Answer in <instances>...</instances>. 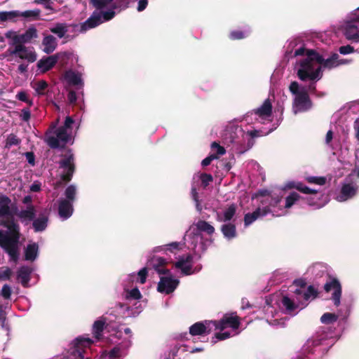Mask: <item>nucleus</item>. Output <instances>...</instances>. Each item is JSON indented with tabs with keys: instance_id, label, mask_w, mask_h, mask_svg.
<instances>
[{
	"instance_id": "obj_1",
	"label": "nucleus",
	"mask_w": 359,
	"mask_h": 359,
	"mask_svg": "<svg viewBox=\"0 0 359 359\" xmlns=\"http://www.w3.org/2000/svg\"><path fill=\"white\" fill-rule=\"evenodd\" d=\"M0 226L7 230L0 229V247L16 262L19 259V243L21 237L20 226L15 219L1 220Z\"/></svg>"
},
{
	"instance_id": "obj_2",
	"label": "nucleus",
	"mask_w": 359,
	"mask_h": 359,
	"mask_svg": "<svg viewBox=\"0 0 359 359\" xmlns=\"http://www.w3.org/2000/svg\"><path fill=\"white\" fill-rule=\"evenodd\" d=\"M318 55L316 50H308L306 57L300 62V68L297 71V76L302 81L308 79L314 81L319 80L323 76L322 67L318 66L314 69L313 62H316V57Z\"/></svg>"
},
{
	"instance_id": "obj_3",
	"label": "nucleus",
	"mask_w": 359,
	"mask_h": 359,
	"mask_svg": "<svg viewBox=\"0 0 359 359\" xmlns=\"http://www.w3.org/2000/svg\"><path fill=\"white\" fill-rule=\"evenodd\" d=\"M61 156L62 159L58 162L59 168L62 169L60 178L67 183L72 180L76 170L75 156L71 149H68L66 154Z\"/></svg>"
},
{
	"instance_id": "obj_4",
	"label": "nucleus",
	"mask_w": 359,
	"mask_h": 359,
	"mask_svg": "<svg viewBox=\"0 0 359 359\" xmlns=\"http://www.w3.org/2000/svg\"><path fill=\"white\" fill-rule=\"evenodd\" d=\"M55 134L56 136H49L46 138V143L51 149H64L70 137L67 130L60 126L55 130Z\"/></svg>"
},
{
	"instance_id": "obj_5",
	"label": "nucleus",
	"mask_w": 359,
	"mask_h": 359,
	"mask_svg": "<svg viewBox=\"0 0 359 359\" xmlns=\"http://www.w3.org/2000/svg\"><path fill=\"white\" fill-rule=\"evenodd\" d=\"M323 288L326 292H330L332 290H334L331 299L333 301L335 306H339L341 304V297L342 293V287L339 280L330 275L328 276V278L325 283Z\"/></svg>"
},
{
	"instance_id": "obj_6",
	"label": "nucleus",
	"mask_w": 359,
	"mask_h": 359,
	"mask_svg": "<svg viewBox=\"0 0 359 359\" xmlns=\"http://www.w3.org/2000/svg\"><path fill=\"white\" fill-rule=\"evenodd\" d=\"M292 107L294 114L306 111L311 108L312 102L307 90L304 88H302L300 93L295 95Z\"/></svg>"
},
{
	"instance_id": "obj_7",
	"label": "nucleus",
	"mask_w": 359,
	"mask_h": 359,
	"mask_svg": "<svg viewBox=\"0 0 359 359\" xmlns=\"http://www.w3.org/2000/svg\"><path fill=\"white\" fill-rule=\"evenodd\" d=\"M292 297L302 304V309L307 306V302L311 297L313 299L318 296V291L313 285H309L306 289L295 288Z\"/></svg>"
},
{
	"instance_id": "obj_8",
	"label": "nucleus",
	"mask_w": 359,
	"mask_h": 359,
	"mask_svg": "<svg viewBox=\"0 0 359 359\" xmlns=\"http://www.w3.org/2000/svg\"><path fill=\"white\" fill-rule=\"evenodd\" d=\"M18 208L11 199L6 195H0V221L14 219Z\"/></svg>"
},
{
	"instance_id": "obj_9",
	"label": "nucleus",
	"mask_w": 359,
	"mask_h": 359,
	"mask_svg": "<svg viewBox=\"0 0 359 359\" xmlns=\"http://www.w3.org/2000/svg\"><path fill=\"white\" fill-rule=\"evenodd\" d=\"M358 189V186L357 182L353 180V175H348L345 178V182L341 187L339 201H344L353 198L355 196Z\"/></svg>"
},
{
	"instance_id": "obj_10",
	"label": "nucleus",
	"mask_w": 359,
	"mask_h": 359,
	"mask_svg": "<svg viewBox=\"0 0 359 359\" xmlns=\"http://www.w3.org/2000/svg\"><path fill=\"white\" fill-rule=\"evenodd\" d=\"M212 325L216 330H220L221 331L227 327H231L233 330H237L241 325V322L238 316L225 314L221 320L212 321Z\"/></svg>"
},
{
	"instance_id": "obj_11",
	"label": "nucleus",
	"mask_w": 359,
	"mask_h": 359,
	"mask_svg": "<svg viewBox=\"0 0 359 359\" xmlns=\"http://www.w3.org/2000/svg\"><path fill=\"white\" fill-rule=\"evenodd\" d=\"M8 51L10 52L11 55H14L22 60H26L29 63H32L36 60V53L29 50L25 45L16 46L13 50L9 48Z\"/></svg>"
},
{
	"instance_id": "obj_12",
	"label": "nucleus",
	"mask_w": 359,
	"mask_h": 359,
	"mask_svg": "<svg viewBox=\"0 0 359 359\" xmlns=\"http://www.w3.org/2000/svg\"><path fill=\"white\" fill-rule=\"evenodd\" d=\"M179 280L174 279L172 277L160 278V281L158 283L157 290L161 293H165L169 294L174 292L179 285Z\"/></svg>"
},
{
	"instance_id": "obj_13",
	"label": "nucleus",
	"mask_w": 359,
	"mask_h": 359,
	"mask_svg": "<svg viewBox=\"0 0 359 359\" xmlns=\"http://www.w3.org/2000/svg\"><path fill=\"white\" fill-rule=\"evenodd\" d=\"M339 55L336 53H332L330 56L325 58V55L318 51L316 57V62L320 65V67L324 69H332L338 67L337 59Z\"/></svg>"
},
{
	"instance_id": "obj_14",
	"label": "nucleus",
	"mask_w": 359,
	"mask_h": 359,
	"mask_svg": "<svg viewBox=\"0 0 359 359\" xmlns=\"http://www.w3.org/2000/svg\"><path fill=\"white\" fill-rule=\"evenodd\" d=\"M16 215L22 224H28L33 221L36 215V210L34 205H29L26 209L20 211L15 210L14 215Z\"/></svg>"
},
{
	"instance_id": "obj_15",
	"label": "nucleus",
	"mask_w": 359,
	"mask_h": 359,
	"mask_svg": "<svg viewBox=\"0 0 359 359\" xmlns=\"http://www.w3.org/2000/svg\"><path fill=\"white\" fill-rule=\"evenodd\" d=\"M211 324L212 321L197 322L189 327V333L192 336L208 334L211 332Z\"/></svg>"
},
{
	"instance_id": "obj_16",
	"label": "nucleus",
	"mask_w": 359,
	"mask_h": 359,
	"mask_svg": "<svg viewBox=\"0 0 359 359\" xmlns=\"http://www.w3.org/2000/svg\"><path fill=\"white\" fill-rule=\"evenodd\" d=\"M271 212L269 207L266 206L263 208H258L254 212H249L244 216L245 226H249L259 217H264Z\"/></svg>"
},
{
	"instance_id": "obj_17",
	"label": "nucleus",
	"mask_w": 359,
	"mask_h": 359,
	"mask_svg": "<svg viewBox=\"0 0 359 359\" xmlns=\"http://www.w3.org/2000/svg\"><path fill=\"white\" fill-rule=\"evenodd\" d=\"M59 60L58 54L52 55L48 57H43L37 62V67L45 73L51 69Z\"/></svg>"
},
{
	"instance_id": "obj_18",
	"label": "nucleus",
	"mask_w": 359,
	"mask_h": 359,
	"mask_svg": "<svg viewBox=\"0 0 359 359\" xmlns=\"http://www.w3.org/2000/svg\"><path fill=\"white\" fill-rule=\"evenodd\" d=\"M344 34L348 40L359 41V31L356 23L353 21L349 20L346 22Z\"/></svg>"
},
{
	"instance_id": "obj_19",
	"label": "nucleus",
	"mask_w": 359,
	"mask_h": 359,
	"mask_svg": "<svg viewBox=\"0 0 359 359\" xmlns=\"http://www.w3.org/2000/svg\"><path fill=\"white\" fill-rule=\"evenodd\" d=\"M78 344L72 352L74 359H90L89 357L86 356V351L83 346H90L93 341L90 339H77Z\"/></svg>"
},
{
	"instance_id": "obj_20",
	"label": "nucleus",
	"mask_w": 359,
	"mask_h": 359,
	"mask_svg": "<svg viewBox=\"0 0 359 359\" xmlns=\"http://www.w3.org/2000/svg\"><path fill=\"white\" fill-rule=\"evenodd\" d=\"M73 205L71 201L67 200H61L58 205V214L64 219L69 218L73 213Z\"/></svg>"
},
{
	"instance_id": "obj_21",
	"label": "nucleus",
	"mask_w": 359,
	"mask_h": 359,
	"mask_svg": "<svg viewBox=\"0 0 359 359\" xmlns=\"http://www.w3.org/2000/svg\"><path fill=\"white\" fill-rule=\"evenodd\" d=\"M272 108L270 100L266 99L259 107L254 109L253 111L254 114L257 115L259 117L262 118H266L271 116Z\"/></svg>"
},
{
	"instance_id": "obj_22",
	"label": "nucleus",
	"mask_w": 359,
	"mask_h": 359,
	"mask_svg": "<svg viewBox=\"0 0 359 359\" xmlns=\"http://www.w3.org/2000/svg\"><path fill=\"white\" fill-rule=\"evenodd\" d=\"M32 272V268L27 266H22L18 270L17 278L24 287H28Z\"/></svg>"
},
{
	"instance_id": "obj_23",
	"label": "nucleus",
	"mask_w": 359,
	"mask_h": 359,
	"mask_svg": "<svg viewBox=\"0 0 359 359\" xmlns=\"http://www.w3.org/2000/svg\"><path fill=\"white\" fill-rule=\"evenodd\" d=\"M102 22L101 15L100 13H93L81 26V32H86L89 29L98 26Z\"/></svg>"
},
{
	"instance_id": "obj_24",
	"label": "nucleus",
	"mask_w": 359,
	"mask_h": 359,
	"mask_svg": "<svg viewBox=\"0 0 359 359\" xmlns=\"http://www.w3.org/2000/svg\"><path fill=\"white\" fill-rule=\"evenodd\" d=\"M43 51L46 54L52 53L57 46L56 38L53 35H46L42 41Z\"/></svg>"
},
{
	"instance_id": "obj_25",
	"label": "nucleus",
	"mask_w": 359,
	"mask_h": 359,
	"mask_svg": "<svg viewBox=\"0 0 359 359\" xmlns=\"http://www.w3.org/2000/svg\"><path fill=\"white\" fill-rule=\"evenodd\" d=\"M106 318L101 317L95 320L93 325V334L95 339L100 340L102 337V332L106 327Z\"/></svg>"
},
{
	"instance_id": "obj_26",
	"label": "nucleus",
	"mask_w": 359,
	"mask_h": 359,
	"mask_svg": "<svg viewBox=\"0 0 359 359\" xmlns=\"http://www.w3.org/2000/svg\"><path fill=\"white\" fill-rule=\"evenodd\" d=\"M48 217L44 214H40L38 218H35L32 222V226L36 232L44 231L48 226Z\"/></svg>"
},
{
	"instance_id": "obj_27",
	"label": "nucleus",
	"mask_w": 359,
	"mask_h": 359,
	"mask_svg": "<svg viewBox=\"0 0 359 359\" xmlns=\"http://www.w3.org/2000/svg\"><path fill=\"white\" fill-rule=\"evenodd\" d=\"M282 304L284 306V308L286 310V312L287 313H292L293 311H294L297 309L302 306V304H300L297 301L292 297L290 298L287 296H284L282 299Z\"/></svg>"
},
{
	"instance_id": "obj_28",
	"label": "nucleus",
	"mask_w": 359,
	"mask_h": 359,
	"mask_svg": "<svg viewBox=\"0 0 359 359\" xmlns=\"http://www.w3.org/2000/svg\"><path fill=\"white\" fill-rule=\"evenodd\" d=\"M39 245L36 243L27 245L25 250V259L33 262L38 256Z\"/></svg>"
},
{
	"instance_id": "obj_29",
	"label": "nucleus",
	"mask_w": 359,
	"mask_h": 359,
	"mask_svg": "<svg viewBox=\"0 0 359 359\" xmlns=\"http://www.w3.org/2000/svg\"><path fill=\"white\" fill-rule=\"evenodd\" d=\"M221 231L224 236L229 240L235 238L237 235L236 225L231 222L222 225Z\"/></svg>"
},
{
	"instance_id": "obj_30",
	"label": "nucleus",
	"mask_w": 359,
	"mask_h": 359,
	"mask_svg": "<svg viewBox=\"0 0 359 359\" xmlns=\"http://www.w3.org/2000/svg\"><path fill=\"white\" fill-rule=\"evenodd\" d=\"M236 210L237 205L235 203H231L224 210L222 218H220L219 215H217V220L224 222L231 221L236 215Z\"/></svg>"
},
{
	"instance_id": "obj_31",
	"label": "nucleus",
	"mask_w": 359,
	"mask_h": 359,
	"mask_svg": "<svg viewBox=\"0 0 359 359\" xmlns=\"http://www.w3.org/2000/svg\"><path fill=\"white\" fill-rule=\"evenodd\" d=\"M195 226L196 231L199 233L204 232L209 236L215 233V227L205 220H198Z\"/></svg>"
},
{
	"instance_id": "obj_32",
	"label": "nucleus",
	"mask_w": 359,
	"mask_h": 359,
	"mask_svg": "<svg viewBox=\"0 0 359 359\" xmlns=\"http://www.w3.org/2000/svg\"><path fill=\"white\" fill-rule=\"evenodd\" d=\"M65 79L72 86H78L82 83L81 74L73 71L66 72Z\"/></svg>"
},
{
	"instance_id": "obj_33",
	"label": "nucleus",
	"mask_w": 359,
	"mask_h": 359,
	"mask_svg": "<svg viewBox=\"0 0 359 359\" xmlns=\"http://www.w3.org/2000/svg\"><path fill=\"white\" fill-rule=\"evenodd\" d=\"M18 17H23L26 19H29L30 20H36L39 19L40 14H41V10L36 8L34 10H27L23 12H20L18 11Z\"/></svg>"
},
{
	"instance_id": "obj_34",
	"label": "nucleus",
	"mask_w": 359,
	"mask_h": 359,
	"mask_svg": "<svg viewBox=\"0 0 359 359\" xmlns=\"http://www.w3.org/2000/svg\"><path fill=\"white\" fill-rule=\"evenodd\" d=\"M148 263L154 270H156L159 267H164L168 262L166 259L163 257L153 256L150 259H149Z\"/></svg>"
},
{
	"instance_id": "obj_35",
	"label": "nucleus",
	"mask_w": 359,
	"mask_h": 359,
	"mask_svg": "<svg viewBox=\"0 0 359 359\" xmlns=\"http://www.w3.org/2000/svg\"><path fill=\"white\" fill-rule=\"evenodd\" d=\"M50 31L59 38H62L68 32L67 26L64 23H57L55 27L50 28Z\"/></svg>"
},
{
	"instance_id": "obj_36",
	"label": "nucleus",
	"mask_w": 359,
	"mask_h": 359,
	"mask_svg": "<svg viewBox=\"0 0 359 359\" xmlns=\"http://www.w3.org/2000/svg\"><path fill=\"white\" fill-rule=\"evenodd\" d=\"M21 143V140L18 137V136L13 133L9 134L5 142V148L10 149L13 146H18Z\"/></svg>"
},
{
	"instance_id": "obj_37",
	"label": "nucleus",
	"mask_w": 359,
	"mask_h": 359,
	"mask_svg": "<svg viewBox=\"0 0 359 359\" xmlns=\"http://www.w3.org/2000/svg\"><path fill=\"white\" fill-rule=\"evenodd\" d=\"M18 11H0V22H5L7 20H14L18 18Z\"/></svg>"
},
{
	"instance_id": "obj_38",
	"label": "nucleus",
	"mask_w": 359,
	"mask_h": 359,
	"mask_svg": "<svg viewBox=\"0 0 359 359\" xmlns=\"http://www.w3.org/2000/svg\"><path fill=\"white\" fill-rule=\"evenodd\" d=\"M338 320V316L333 313H325L320 318L323 324L329 325L335 323Z\"/></svg>"
},
{
	"instance_id": "obj_39",
	"label": "nucleus",
	"mask_w": 359,
	"mask_h": 359,
	"mask_svg": "<svg viewBox=\"0 0 359 359\" xmlns=\"http://www.w3.org/2000/svg\"><path fill=\"white\" fill-rule=\"evenodd\" d=\"M76 187L73 184L68 186L65 191V195L66 197L65 200H67L69 201H71V203H73L76 199Z\"/></svg>"
},
{
	"instance_id": "obj_40",
	"label": "nucleus",
	"mask_w": 359,
	"mask_h": 359,
	"mask_svg": "<svg viewBox=\"0 0 359 359\" xmlns=\"http://www.w3.org/2000/svg\"><path fill=\"white\" fill-rule=\"evenodd\" d=\"M300 198V196L297 192H291L286 198H285V208H290L296 201H297Z\"/></svg>"
},
{
	"instance_id": "obj_41",
	"label": "nucleus",
	"mask_w": 359,
	"mask_h": 359,
	"mask_svg": "<svg viewBox=\"0 0 359 359\" xmlns=\"http://www.w3.org/2000/svg\"><path fill=\"white\" fill-rule=\"evenodd\" d=\"M193 261V256L190 254L187 255L185 257H180L178 261L175 262L174 266L175 268H181L184 264H191Z\"/></svg>"
},
{
	"instance_id": "obj_42",
	"label": "nucleus",
	"mask_w": 359,
	"mask_h": 359,
	"mask_svg": "<svg viewBox=\"0 0 359 359\" xmlns=\"http://www.w3.org/2000/svg\"><path fill=\"white\" fill-rule=\"evenodd\" d=\"M48 83L44 80H40L35 83V90L39 95H45V90L48 88Z\"/></svg>"
},
{
	"instance_id": "obj_43",
	"label": "nucleus",
	"mask_w": 359,
	"mask_h": 359,
	"mask_svg": "<svg viewBox=\"0 0 359 359\" xmlns=\"http://www.w3.org/2000/svg\"><path fill=\"white\" fill-rule=\"evenodd\" d=\"M24 34L28 42H30L32 39H36L38 37L37 29L34 26L29 27Z\"/></svg>"
},
{
	"instance_id": "obj_44",
	"label": "nucleus",
	"mask_w": 359,
	"mask_h": 359,
	"mask_svg": "<svg viewBox=\"0 0 359 359\" xmlns=\"http://www.w3.org/2000/svg\"><path fill=\"white\" fill-rule=\"evenodd\" d=\"M247 36V34L241 30H233L229 33V37L231 40H241Z\"/></svg>"
},
{
	"instance_id": "obj_45",
	"label": "nucleus",
	"mask_w": 359,
	"mask_h": 359,
	"mask_svg": "<svg viewBox=\"0 0 359 359\" xmlns=\"http://www.w3.org/2000/svg\"><path fill=\"white\" fill-rule=\"evenodd\" d=\"M306 181L311 184L324 185L326 183V178L325 177H308Z\"/></svg>"
},
{
	"instance_id": "obj_46",
	"label": "nucleus",
	"mask_w": 359,
	"mask_h": 359,
	"mask_svg": "<svg viewBox=\"0 0 359 359\" xmlns=\"http://www.w3.org/2000/svg\"><path fill=\"white\" fill-rule=\"evenodd\" d=\"M1 294L4 299H10L12 294L11 286L8 284L4 285L1 290Z\"/></svg>"
},
{
	"instance_id": "obj_47",
	"label": "nucleus",
	"mask_w": 359,
	"mask_h": 359,
	"mask_svg": "<svg viewBox=\"0 0 359 359\" xmlns=\"http://www.w3.org/2000/svg\"><path fill=\"white\" fill-rule=\"evenodd\" d=\"M180 243L178 242H172L167 245L159 246L155 248L154 252H160L161 250H163L164 249L169 250L170 251H172L173 250H178L179 249Z\"/></svg>"
},
{
	"instance_id": "obj_48",
	"label": "nucleus",
	"mask_w": 359,
	"mask_h": 359,
	"mask_svg": "<svg viewBox=\"0 0 359 359\" xmlns=\"http://www.w3.org/2000/svg\"><path fill=\"white\" fill-rule=\"evenodd\" d=\"M200 180L203 187H206L213 181V177L210 174L202 173L200 175Z\"/></svg>"
},
{
	"instance_id": "obj_49",
	"label": "nucleus",
	"mask_w": 359,
	"mask_h": 359,
	"mask_svg": "<svg viewBox=\"0 0 359 359\" xmlns=\"http://www.w3.org/2000/svg\"><path fill=\"white\" fill-rule=\"evenodd\" d=\"M12 274V270L9 267H6L4 271H0V280H9Z\"/></svg>"
},
{
	"instance_id": "obj_50",
	"label": "nucleus",
	"mask_w": 359,
	"mask_h": 359,
	"mask_svg": "<svg viewBox=\"0 0 359 359\" xmlns=\"http://www.w3.org/2000/svg\"><path fill=\"white\" fill-rule=\"evenodd\" d=\"M113 0H91L95 7L101 9L109 4Z\"/></svg>"
},
{
	"instance_id": "obj_51",
	"label": "nucleus",
	"mask_w": 359,
	"mask_h": 359,
	"mask_svg": "<svg viewBox=\"0 0 359 359\" xmlns=\"http://www.w3.org/2000/svg\"><path fill=\"white\" fill-rule=\"evenodd\" d=\"M305 184H304L302 182H289L286 184V187L288 189H295L298 190L299 191H301V190L304 188Z\"/></svg>"
},
{
	"instance_id": "obj_52",
	"label": "nucleus",
	"mask_w": 359,
	"mask_h": 359,
	"mask_svg": "<svg viewBox=\"0 0 359 359\" xmlns=\"http://www.w3.org/2000/svg\"><path fill=\"white\" fill-rule=\"evenodd\" d=\"M16 97L22 102L28 103L29 106L32 105V101L29 100L27 93L25 91L18 92V93L16 95Z\"/></svg>"
},
{
	"instance_id": "obj_53",
	"label": "nucleus",
	"mask_w": 359,
	"mask_h": 359,
	"mask_svg": "<svg viewBox=\"0 0 359 359\" xmlns=\"http://www.w3.org/2000/svg\"><path fill=\"white\" fill-rule=\"evenodd\" d=\"M128 297L137 300L142 298V294L139 289L137 287H135L129 291Z\"/></svg>"
},
{
	"instance_id": "obj_54",
	"label": "nucleus",
	"mask_w": 359,
	"mask_h": 359,
	"mask_svg": "<svg viewBox=\"0 0 359 359\" xmlns=\"http://www.w3.org/2000/svg\"><path fill=\"white\" fill-rule=\"evenodd\" d=\"M29 43L27 40L25 34H18L17 36H15L14 39V46L15 47L18 45H24V43Z\"/></svg>"
},
{
	"instance_id": "obj_55",
	"label": "nucleus",
	"mask_w": 359,
	"mask_h": 359,
	"mask_svg": "<svg viewBox=\"0 0 359 359\" xmlns=\"http://www.w3.org/2000/svg\"><path fill=\"white\" fill-rule=\"evenodd\" d=\"M339 52L342 55H347L355 52V49L351 45L342 46L339 47Z\"/></svg>"
},
{
	"instance_id": "obj_56",
	"label": "nucleus",
	"mask_w": 359,
	"mask_h": 359,
	"mask_svg": "<svg viewBox=\"0 0 359 359\" xmlns=\"http://www.w3.org/2000/svg\"><path fill=\"white\" fill-rule=\"evenodd\" d=\"M139 278H140V280L139 282L141 283V284H144L146 282V280H147V275H148V271H147V267H144L142 268L137 273Z\"/></svg>"
},
{
	"instance_id": "obj_57",
	"label": "nucleus",
	"mask_w": 359,
	"mask_h": 359,
	"mask_svg": "<svg viewBox=\"0 0 359 359\" xmlns=\"http://www.w3.org/2000/svg\"><path fill=\"white\" fill-rule=\"evenodd\" d=\"M292 286L295 288L306 289V281L303 278H298L293 281Z\"/></svg>"
},
{
	"instance_id": "obj_58",
	"label": "nucleus",
	"mask_w": 359,
	"mask_h": 359,
	"mask_svg": "<svg viewBox=\"0 0 359 359\" xmlns=\"http://www.w3.org/2000/svg\"><path fill=\"white\" fill-rule=\"evenodd\" d=\"M212 149H216V154L218 156L219 155H223L226 153V150L224 147L220 146L218 143L216 142H213L211 144Z\"/></svg>"
},
{
	"instance_id": "obj_59",
	"label": "nucleus",
	"mask_w": 359,
	"mask_h": 359,
	"mask_svg": "<svg viewBox=\"0 0 359 359\" xmlns=\"http://www.w3.org/2000/svg\"><path fill=\"white\" fill-rule=\"evenodd\" d=\"M181 270L182 273L185 276H189L194 273L192 270L191 264H184L181 268H178Z\"/></svg>"
},
{
	"instance_id": "obj_60",
	"label": "nucleus",
	"mask_w": 359,
	"mask_h": 359,
	"mask_svg": "<svg viewBox=\"0 0 359 359\" xmlns=\"http://www.w3.org/2000/svg\"><path fill=\"white\" fill-rule=\"evenodd\" d=\"M290 91L292 94L296 95L300 93L301 89H299V83L297 81L291 82L289 86Z\"/></svg>"
},
{
	"instance_id": "obj_61",
	"label": "nucleus",
	"mask_w": 359,
	"mask_h": 359,
	"mask_svg": "<svg viewBox=\"0 0 359 359\" xmlns=\"http://www.w3.org/2000/svg\"><path fill=\"white\" fill-rule=\"evenodd\" d=\"M217 158H218V156H217V154H210L202 161L201 165L203 167L208 166L211 163V162L214 159H217Z\"/></svg>"
},
{
	"instance_id": "obj_62",
	"label": "nucleus",
	"mask_w": 359,
	"mask_h": 359,
	"mask_svg": "<svg viewBox=\"0 0 359 359\" xmlns=\"http://www.w3.org/2000/svg\"><path fill=\"white\" fill-rule=\"evenodd\" d=\"M31 113L28 108H24L22 109L20 118L24 121H28L30 119Z\"/></svg>"
},
{
	"instance_id": "obj_63",
	"label": "nucleus",
	"mask_w": 359,
	"mask_h": 359,
	"mask_svg": "<svg viewBox=\"0 0 359 359\" xmlns=\"http://www.w3.org/2000/svg\"><path fill=\"white\" fill-rule=\"evenodd\" d=\"M350 20L355 23H359V7L352 13L349 17Z\"/></svg>"
},
{
	"instance_id": "obj_64",
	"label": "nucleus",
	"mask_w": 359,
	"mask_h": 359,
	"mask_svg": "<svg viewBox=\"0 0 359 359\" xmlns=\"http://www.w3.org/2000/svg\"><path fill=\"white\" fill-rule=\"evenodd\" d=\"M353 128L355 132V137L359 143V118L354 121Z\"/></svg>"
}]
</instances>
